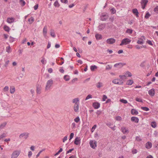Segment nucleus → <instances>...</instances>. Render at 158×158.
I'll return each mask as SVG.
<instances>
[{
  "label": "nucleus",
  "instance_id": "1",
  "mask_svg": "<svg viewBox=\"0 0 158 158\" xmlns=\"http://www.w3.org/2000/svg\"><path fill=\"white\" fill-rule=\"evenodd\" d=\"M53 84V81L51 79L48 80L46 83V85L45 88V90L47 91L49 90Z\"/></svg>",
  "mask_w": 158,
  "mask_h": 158
},
{
  "label": "nucleus",
  "instance_id": "2",
  "mask_svg": "<svg viewBox=\"0 0 158 158\" xmlns=\"http://www.w3.org/2000/svg\"><path fill=\"white\" fill-rule=\"evenodd\" d=\"M131 42V40L128 38H125L123 39L121 44H120V46H122L123 45H126L129 44Z\"/></svg>",
  "mask_w": 158,
  "mask_h": 158
},
{
  "label": "nucleus",
  "instance_id": "3",
  "mask_svg": "<svg viewBox=\"0 0 158 158\" xmlns=\"http://www.w3.org/2000/svg\"><path fill=\"white\" fill-rule=\"evenodd\" d=\"M20 151L15 150L14 151L12 154L11 158H17L20 153Z\"/></svg>",
  "mask_w": 158,
  "mask_h": 158
},
{
  "label": "nucleus",
  "instance_id": "4",
  "mask_svg": "<svg viewBox=\"0 0 158 158\" xmlns=\"http://www.w3.org/2000/svg\"><path fill=\"white\" fill-rule=\"evenodd\" d=\"M112 82L114 84L119 85H122L123 83V82L122 80H120V79H114L112 81Z\"/></svg>",
  "mask_w": 158,
  "mask_h": 158
},
{
  "label": "nucleus",
  "instance_id": "5",
  "mask_svg": "<svg viewBox=\"0 0 158 158\" xmlns=\"http://www.w3.org/2000/svg\"><path fill=\"white\" fill-rule=\"evenodd\" d=\"M29 133L27 132H24L22 134H21L19 135V138L20 139H22L23 138L25 139H26L28 137Z\"/></svg>",
  "mask_w": 158,
  "mask_h": 158
},
{
  "label": "nucleus",
  "instance_id": "6",
  "mask_svg": "<svg viewBox=\"0 0 158 158\" xmlns=\"http://www.w3.org/2000/svg\"><path fill=\"white\" fill-rule=\"evenodd\" d=\"M115 40L113 38L108 39L106 40V43L110 44H113L115 42Z\"/></svg>",
  "mask_w": 158,
  "mask_h": 158
},
{
  "label": "nucleus",
  "instance_id": "7",
  "mask_svg": "<svg viewBox=\"0 0 158 158\" xmlns=\"http://www.w3.org/2000/svg\"><path fill=\"white\" fill-rule=\"evenodd\" d=\"M148 2L147 0H142L141 3L142 5V7L143 9H144L146 6Z\"/></svg>",
  "mask_w": 158,
  "mask_h": 158
},
{
  "label": "nucleus",
  "instance_id": "8",
  "mask_svg": "<svg viewBox=\"0 0 158 158\" xmlns=\"http://www.w3.org/2000/svg\"><path fill=\"white\" fill-rule=\"evenodd\" d=\"M96 142H94L93 141H90L89 142V144L90 147L93 149H95L96 147Z\"/></svg>",
  "mask_w": 158,
  "mask_h": 158
},
{
  "label": "nucleus",
  "instance_id": "9",
  "mask_svg": "<svg viewBox=\"0 0 158 158\" xmlns=\"http://www.w3.org/2000/svg\"><path fill=\"white\" fill-rule=\"evenodd\" d=\"M100 104L98 102H95L93 103L92 106L95 109H97L100 107Z\"/></svg>",
  "mask_w": 158,
  "mask_h": 158
},
{
  "label": "nucleus",
  "instance_id": "10",
  "mask_svg": "<svg viewBox=\"0 0 158 158\" xmlns=\"http://www.w3.org/2000/svg\"><path fill=\"white\" fill-rule=\"evenodd\" d=\"M106 27V25L105 24H101L98 26V30L99 31H101L103 30Z\"/></svg>",
  "mask_w": 158,
  "mask_h": 158
},
{
  "label": "nucleus",
  "instance_id": "11",
  "mask_svg": "<svg viewBox=\"0 0 158 158\" xmlns=\"http://www.w3.org/2000/svg\"><path fill=\"white\" fill-rule=\"evenodd\" d=\"M74 143L76 145H78L80 144L81 139L79 137H77L74 142Z\"/></svg>",
  "mask_w": 158,
  "mask_h": 158
},
{
  "label": "nucleus",
  "instance_id": "12",
  "mask_svg": "<svg viewBox=\"0 0 158 158\" xmlns=\"http://www.w3.org/2000/svg\"><path fill=\"white\" fill-rule=\"evenodd\" d=\"M72 102L74 103V105L79 104V99L78 98H76L72 100Z\"/></svg>",
  "mask_w": 158,
  "mask_h": 158
},
{
  "label": "nucleus",
  "instance_id": "13",
  "mask_svg": "<svg viewBox=\"0 0 158 158\" xmlns=\"http://www.w3.org/2000/svg\"><path fill=\"white\" fill-rule=\"evenodd\" d=\"M131 120L132 121L135 122L136 123H138L139 121L138 118L135 117H132L131 118Z\"/></svg>",
  "mask_w": 158,
  "mask_h": 158
},
{
  "label": "nucleus",
  "instance_id": "14",
  "mask_svg": "<svg viewBox=\"0 0 158 158\" xmlns=\"http://www.w3.org/2000/svg\"><path fill=\"white\" fill-rule=\"evenodd\" d=\"M95 37L97 40H101L102 38V35L98 33H97L95 35Z\"/></svg>",
  "mask_w": 158,
  "mask_h": 158
},
{
  "label": "nucleus",
  "instance_id": "15",
  "mask_svg": "<svg viewBox=\"0 0 158 158\" xmlns=\"http://www.w3.org/2000/svg\"><path fill=\"white\" fill-rule=\"evenodd\" d=\"M47 27L46 26H45L43 29V34L45 37L47 36Z\"/></svg>",
  "mask_w": 158,
  "mask_h": 158
},
{
  "label": "nucleus",
  "instance_id": "16",
  "mask_svg": "<svg viewBox=\"0 0 158 158\" xmlns=\"http://www.w3.org/2000/svg\"><path fill=\"white\" fill-rule=\"evenodd\" d=\"M148 93L150 96H154L155 94L154 89H152L148 91Z\"/></svg>",
  "mask_w": 158,
  "mask_h": 158
},
{
  "label": "nucleus",
  "instance_id": "17",
  "mask_svg": "<svg viewBox=\"0 0 158 158\" xmlns=\"http://www.w3.org/2000/svg\"><path fill=\"white\" fill-rule=\"evenodd\" d=\"M15 19L13 18H8L7 19V22L9 23H11L14 22Z\"/></svg>",
  "mask_w": 158,
  "mask_h": 158
},
{
  "label": "nucleus",
  "instance_id": "18",
  "mask_svg": "<svg viewBox=\"0 0 158 158\" xmlns=\"http://www.w3.org/2000/svg\"><path fill=\"white\" fill-rule=\"evenodd\" d=\"M41 88V86L39 85H37L36 86V93L37 94H40Z\"/></svg>",
  "mask_w": 158,
  "mask_h": 158
},
{
  "label": "nucleus",
  "instance_id": "19",
  "mask_svg": "<svg viewBox=\"0 0 158 158\" xmlns=\"http://www.w3.org/2000/svg\"><path fill=\"white\" fill-rule=\"evenodd\" d=\"M79 104L74 105L73 109L75 112H77L78 111Z\"/></svg>",
  "mask_w": 158,
  "mask_h": 158
},
{
  "label": "nucleus",
  "instance_id": "20",
  "mask_svg": "<svg viewBox=\"0 0 158 158\" xmlns=\"http://www.w3.org/2000/svg\"><path fill=\"white\" fill-rule=\"evenodd\" d=\"M152 144L151 142H147L146 144V147L148 149H150L152 147Z\"/></svg>",
  "mask_w": 158,
  "mask_h": 158
},
{
  "label": "nucleus",
  "instance_id": "21",
  "mask_svg": "<svg viewBox=\"0 0 158 158\" xmlns=\"http://www.w3.org/2000/svg\"><path fill=\"white\" fill-rule=\"evenodd\" d=\"M131 113L132 115H137L138 114V112L136 109H132L131 110Z\"/></svg>",
  "mask_w": 158,
  "mask_h": 158
},
{
  "label": "nucleus",
  "instance_id": "22",
  "mask_svg": "<svg viewBox=\"0 0 158 158\" xmlns=\"http://www.w3.org/2000/svg\"><path fill=\"white\" fill-rule=\"evenodd\" d=\"M121 130L123 134L128 133L129 132L128 130L125 127H122L121 128Z\"/></svg>",
  "mask_w": 158,
  "mask_h": 158
},
{
  "label": "nucleus",
  "instance_id": "23",
  "mask_svg": "<svg viewBox=\"0 0 158 158\" xmlns=\"http://www.w3.org/2000/svg\"><path fill=\"white\" fill-rule=\"evenodd\" d=\"M132 12L135 15L136 17H139V12L136 9H134L132 10Z\"/></svg>",
  "mask_w": 158,
  "mask_h": 158
},
{
  "label": "nucleus",
  "instance_id": "24",
  "mask_svg": "<svg viewBox=\"0 0 158 158\" xmlns=\"http://www.w3.org/2000/svg\"><path fill=\"white\" fill-rule=\"evenodd\" d=\"M50 35L53 38H55L56 36L54 30L53 29H51L50 31Z\"/></svg>",
  "mask_w": 158,
  "mask_h": 158
},
{
  "label": "nucleus",
  "instance_id": "25",
  "mask_svg": "<svg viewBox=\"0 0 158 158\" xmlns=\"http://www.w3.org/2000/svg\"><path fill=\"white\" fill-rule=\"evenodd\" d=\"M97 87L98 88H100L103 86V83L101 82H98L96 85Z\"/></svg>",
  "mask_w": 158,
  "mask_h": 158
},
{
  "label": "nucleus",
  "instance_id": "26",
  "mask_svg": "<svg viewBox=\"0 0 158 158\" xmlns=\"http://www.w3.org/2000/svg\"><path fill=\"white\" fill-rule=\"evenodd\" d=\"M15 88L14 86H11L10 89V91L11 94H13L15 91Z\"/></svg>",
  "mask_w": 158,
  "mask_h": 158
},
{
  "label": "nucleus",
  "instance_id": "27",
  "mask_svg": "<svg viewBox=\"0 0 158 158\" xmlns=\"http://www.w3.org/2000/svg\"><path fill=\"white\" fill-rule=\"evenodd\" d=\"M126 75L125 74L124 75H120L119 76V77L121 79L120 80H122V81L125 80L126 79Z\"/></svg>",
  "mask_w": 158,
  "mask_h": 158
},
{
  "label": "nucleus",
  "instance_id": "28",
  "mask_svg": "<svg viewBox=\"0 0 158 158\" xmlns=\"http://www.w3.org/2000/svg\"><path fill=\"white\" fill-rule=\"evenodd\" d=\"M126 32L129 34H131L132 33L133 30L131 29H127Z\"/></svg>",
  "mask_w": 158,
  "mask_h": 158
},
{
  "label": "nucleus",
  "instance_id": "29",
  "mask_svg": "<svg viewBox=\"0 0 158 158\" xmlns=\"http://www.w3.org/2000/svg\"><path fill=\"white\" fill-rule=\"evenodd\" d=\"M133 81L132 80H128L127 82V84L128 85H131L133 83Z\"/></svg>",
  "mask_w": 158,
  "mask_h": 158
},
{
  "label": "nucleus",
  "instance_id": "30",
  "mask_svg": "<svg viewBox=\"0 0 158 158\" xmlns=\"http://www.w3.org/2000/svg\"><path fill=\"white\" fill-rule=\"evenodd\" d=\"M3 28L5 31L7 32H9L10 30L9 27L6 25H5L4 26Z\"/></svg>",
  "mask_w": 158,
  "mask_h": 158
},
{
  "label": "nucleus",
  "instance_id": "31",
  "mask_svg": "<svg viewBox=\"0 0 158 158\" xmlns=\"http://www.w3.org/2000/svg\"><path fill=\"white\" fill-rule=\"evenodd\" d=\"M151 126L154 128H155L156 127V122H152L151 123Z\"/></svg>",
  "mask_w": 158,
  "mask_h": 158
},
{
  "label": "nucleus",
  "instance_id": "32",
  "mask_svg": "<svg viewBox=\"0 0 158 158\" xmlns=\"http://www.w3.org/2000/svg\"><path fill=\"white\" fill-rule=\"evenodd\" d=\"M6 51L8 53H9L11 52L10 47V46H8L6 47Z\"/></svg>",
  "mask_w": 158,
  "mask_h": 158
},
{
  "label": "nucleus",
  "instance_id": "33",
  "mask_svg": "<svg viewBox=\"0 0 158 158\" xmlns=\"http://www.w3.org/2000/svg\"><path fill=\"white\" fill-rule=\"evenodd\" d=\"M97 68V67L96 65H92L90 67V69L92 71H93L95 69H96Z\"/></svg>",
  "mask_w": 158,
  "mask_h": 158
},
{
  "label": "nucleus",
  "instance_id": "34",
  "mask_svg": "<svg viewBox=\"0 0 158 158\" xmlns=\"http://www.w3.org/2000/svg\"><path fill=\"white\" fill-rule=\"evenodd\" d=\"M64 79L67 81H69L70 79L69 76L67 75H65L64 76Z\"/></svg>",
  "mask_w": 158,
  "mask_h": 158
},
{
  "label": "nucleus",
  "instance_id": "35",
  "mask_svg": "<svg viewBox=\"0 0 158 158\" xmlns=\"http://www.w3.org/2000/svg\"><path fill=\"white\" fill-rule=\"evenodd\" d=\"M6 122L0 125V129L3 128L6 125Z\"/></svg>",
  "mask_w": 158,
  "mask_h": 158
},
{
  "label": "nucleus",
  "instance_id": "36",
  "mask_svg": "<svg viewBox=\"0 0 158 158\" xmlns=\"http://www.w3.org/2000/svg\"><path fill=\"white\" fill-rule=\"evenodd\" d=\"M125 74L126 76L128 75V76L129 77H131L132 76V74L131 73L128 71L126 72Z\"/></svg>",
  "mask_w": 158,
  "mask_h": 158
},
{
  "label": "nucleus",
  "instance_id": "37",
  "mask_svg": "<svg viewBox=\"0 0 158 158\" xmlns=\"http://www.w3.org/2000/svg\"><path fill=\"white\" fill-rule=\"evenodd\" d=\"M141 109L144 111H148L149 110L148 108L147 107H142Z\"/></svg>",
  "mask_w": 158,
  "mask_h": 158
},
{
  "label": "nucleus",
  "instance_id": "38",
  "mask_svg": "<svg viewBox=\"0 0 158 158\" xmlns=\"http://www.w3.org/2000/svg\"><path fill=\"white\" fill-rule=\"evenodd\" d=\"M74 120L76 123H78L80 121V119L79 117H77L74 119Z\"/></svg>",
  "mask_w": 158,
  "mask_h": 158
},
{
  "label": "nucleus",
  "instance_id": "39",
  "mask_svg": "<svg viewBox=\"0 0 158 158\" xmlns=\"http://www.w3.org/2000/svg\"><path fill=\"white\" fill-rule=\"evenodd\" d=\"M54 5L55 7H59L60 6V5L59 3V2L57 1H56L54 3Z\"/></svg>",
  "mask_w": 158,
  "mask_h": 158
},
{
  "label": "nucleus",
  "instance_id": "40",
  "mask_svg": "<svg viewBox=\"0 0 158 158\" xmlns=\"http://www.w3.org/2000/svg\"><path fill=\"white\" fill-rule=\"evenodd\" d=\"M137 43L138 44H142L143 43V40L140 39V40H139L137 41Z\"/></svg>",
  "mask_w": 158,
  "mask_h": 158
},
{
  "label": "nucleus",
  "instance_id": "41",
  "mask_svg": "<svg viewBox=\"0 0 158 158\" xmlns=\"http://www.w3.org/2000/svg\"><path fill=\"white\" fill-rule=\"evenodd\" d=\"M120 101L121 102L123 103H124V104H126L127 103V101L126 100L124 99H120Z\"/></svg>",
  "mask_w": 158,
  "mask_h": 158
},
{
  "label": "nucleus",
  "instance_id": "42",
  "mask_svg": "<svg viewBox=\"0 0 158 158\" xmlns=\"http://www.w3.org/2000/svg\"><path fill=\"white\" fill-rule=\"evenodd\" d=\"M110 11L111 14H114L116 12V10L114 8L111 9H110Z\"/></svg>",
  "mask_w": 158,
  "mask_h": 158
},
{
  "label": "nucleus",
  "instance_id": "43",
  "mask_svg": "<svg viewBox=\"0 0 158 158\" xmlns=\"http://www.w3.org/2000/svg\"><path fill=\"white\" fill-rule=\"evenodd\" d=\"M34 20V19L32 17H31V18L29 19L28 20V21H29V22L30 23V24H31V23H32L33 22Z\"/></svg>",
  "mask_w": 158,
  "mask_h": 158
},
{
  "label": "nucleus",
  "instance_id": "44",
  "mask_svg": "<svg viewBox=\"0 0 158 158\" xmlns=\"http://www.w3.org/2000/svg\"><path fill=\"white\" fill-rule=\"evenodd\" d=\"M97 125H94L92 128L91 131L92 132H93L95 129L97 127Z\"/></svg>",
  "mask_w": 158,
  "mask_h": 158
},
{
  "label": "nucleus",
  "instance_id": "45",
  "mask_svg": "<svg viewBox=\"0 0 158 158\" xmlns=\"http://www.w3.org/2000/svg\"><path fill=\"white\" fill-rule=\"evenodd\" d=\"M6 136V134L5 133H3L1 135H0V139H1L5 137Z\"/></svg>",
  "mask_w": 158,
  "mask_h": 158
},
{
  "label": "nucleus",
  "instance_id": "46",
  "mask_svg": "<svg viewBox=\"0 0 158 158\" xmlns=\"http://www.w3.org/2000/svg\"><path fill=\"white\" fill-rule=\"evenodd\" d=\"M150 16V15L149 12H147L146 14V15L145 16V18L146 19H148L149 17Z\"/></svg>",
  "mask_w": 158,
  "mask_h": 158
},
{
  "label": "nucleus",
  "instance_id": "47",
  "mask_svg": "<svg viewBox=\"0 0 158 158\" xmlns=\"http://www.w3.org/2000/svg\"><path fill=\"white\" fill-rule=\"evenodd\" d=\"M112 67V66L110 65H108L106 66V70H109L111 69Z\"/></svg>",
  "mask_w": 158,
  "mask_h": 158
},
{
  "label": "nucleus",
  "instance_id": "48",
  "mask_svg": "<svg viewBox=\"0 0 158 158\" xmlns=\"http://www.w3.org/2000/svg\"><path fill=\"white\" fill-rule=\"evenodd\" d=\"M135 100L137 102H142V100L140 98H136L135 99Z\"/></svg>",
  "mask_w": 158,
  "mask_h": 158
},
{
  "label": "nucleus",
  "instance_id": "49",
  "mask_svg": "<svg viewBox=\"0 0 158 158\" xmlns=\"http://www.w3.org/2000/svg\"><path fill=\"white\" fill-rule=\"evenodd\" d=\"M116 120L117 121H121L122 119L121 117L120 116H117L115 118Z\"/></svg>",
  "mask_w": 158,
  "mask_h": 158
},
{
  "label": "nucleus",
  "instance_id": "50",
  "mask_svg": "<svg viewBox=\"0 0 158 158\" xmlns=\"http://www.w3.org/2000/svg\"><path fill=\"white\" fill-rule=\"evenodd\" d=\"M92 98V95L90 94H89L86 97V98L85 99V100H86L89 98Z\"/></svg>",
  "mask_w": 158,
  "mask_h": 158
},
{
  "label": "nucleus",
  "instance_id": "51",
  "mask_svg": "<svg viewBox=\"0 0 158 158\" xmlns=\"http://www.w3.org/2000/svg\"><path fill=\"white\" fill-rule=\"evenodd\" d=\"M107 98V97L105 95H104L103 96L102 101H106V99Z\"/></svg>",
  "mask_w": 158,
  "mask_h": 158
},
{
  "label": "nucleus",
  "instance_id": "52",
  "mask_svg": "<svg viewBox=\"0 0 158 158\" xmlns=\"http://www.w3.org/2000/svg\"><path fill=\"white\" fill-rule=\"evenodd\" d=\"M74 133H72L70 134V138H69V140H70L71 139H72L73 136H74Z\"/></svg>",
  "mask_w": 158,
  "mask_h": 158
},
{
  "label": "nucleus",
  "instance_id": "53",
  "mask_svg": "<svg viewBox=\"0 0 158 158\" xmlns=\"http://www.w3.org/2000/svg\"><path fill=\"white\" fill-rule=\"evenodd\" d=\"M20 2L21 3L22 6H23L25 5V2L23 0H20Z\"/></svg>",
  "mask_w": 158,
  "mask_h": 158
},
{
  "label": "nucleus",
  "instance_id": "54",
  "mask_svg": "<svg viewBox=\"0 0 158 158\" xmlns=\"http://www.w3.org/2000/svg\"><path fill=\"white\" fill-rule=\"evenodd\" d=\"M9 90V87L7 86H5L3 89V90L4 91H8Z\"/></svg>",
  "mask_w": 158,
  "mask_h": 158
},
{
  "label": "nucleus",
  "instance_id": "55",
  "mask_svg": "<svg viewBox=\"0 0 158 158\" xmlns=\"http://www.w3.org/2000/svg\"><path fill=\"white\" fill-rule=\"evenodd\" d=\"M74 148H72L69 149V150L66 152V154H68L70 152H71L73 150Z\"/></svg>",
  "mask_w": 158,
  "mask_h": 158
},
{
  "label": "nucleus",
  "instance_id": "56",
  "mask_svg": "<svg viewBox=\"0 0 158 158\" xmlns=\"http://www.w3.org/2000/svg\"><path fill=\"white\" fill-rule=\"evenodd\" d=\"M60 1L62 3L66 4L68 3V1L67 0H60Z\"/></svg>",
  "mask_w": 158,
  "mask_h": 158
},
{
  "label": "nucleus",
  "instance_id": "57",
  "mask_svg": "<svg viewBox=\"0 0 158 158\" xmlns=\"http://www.w3.org/2000/svg\"><path fill=\"white\" fill-rule=\"evenodd\" d=\"M101 113L102 111L100 110H98L96 112V113L98 115H99Z\"/></svg>",
  "mask_w": 158,
  "mask_h": 158
},
{
  "label": "nucleus",
  "instance_id": "58",
  "mask_svg": "<svg viewBox=\"0 0 158 158\" xmlns=\"http://www.w3.org/2000/svg\"><path fill=\"white\" fill-rule=\"evenodd\" d=\"M137 151L136 149H134L132 151V152L133 154H136L137 153Z\"/></svg>",
  "mask_w": 158,
  "mask_h": 158
},
{
  "label": "nucleus",
  "instance_id": "59",
  "mask_svg": "<svg viewBox=\"0 0 158 158\" xmlns=\"http://www.w3.org/2000/svg\"><path fill=\"white\" fill-rule=\"evenodd\" d=\"M105 16V15H103L102 17H101V20L102 21H105L106 20V18H104V17Z\"/></svg>",
  "mask_w": 158,
  "mask_h": 158
},
{
  "label": "nucleus",
  "instance_id": "60",
  "mask_svg": "<svg viewBox=\"0 0 158 158\" xmlns=\"http://www.w3.org/2000/svg\"><path fill=\"white\" fill-rule=\"evenodd\" d=\"M32 152L31 151H29L28 152V156L29 158H30L31 156H32Z\"/></svg>",
  "mask_w": 158,
  "mask_h": 158
},
{
  "label": "nucleus",
  "instance_id": "61",
  "mask_svg": "<svg viewBox=\"0 0 158 158\" xmlns=\"http://www.w3.org/2000/svg\"><path fill=\"white\" fill-rule=\"evenodd\" d=\"M51 44L50 42H49L48 43V44L47 46V48L48 49L50 47H51Z\"/></svg>",
  "mask_w": 158,
  "mask_h": 158
},
{
  "label": "nucleus",
  "instance_id": "62",
  "mask_svg": "<svg viewBox=\"0 0 158 158\" xmlns=\"http://www.w3.org/2000/svg\"><path fill=\"white\" fill-rule=\"evenodd\" d=\"M136 139L138 141H140L141 140V138L139 136L136 137Z\"/></svg>",
  "mask_w": 158,
  "mask_h": 158
},
{
  "label": "nucleus",
  "instance_id": "63",
  "mask_svg": "<svg viewBox=\"0 0 158 158\" xmlns=\"http://www.w3.org/2000/svg\"><path fill=\"white\" fill-rule=\"evenodd\" d=\"M48 72L50 73H51L52 72L53 70L51 68H50L48 69Z\"/></svg>",
  "mask_w": 158,
  "mask_h": 158
},
{
  "label": "nucleus",
  "instance_id": "64",
  "mask_svg": "<svg viewBox=\"0 0 158 158\" xmlns=\"http://www.w3.org/2000/svg\"><path fill=\"white\" fill-rule=\"evenodd\" d=\"M154 11L155 12H157L158 11V6H157L155 8Z\"/></svg>",
  "mask_w": 158,
  "mask_h": 158
}]
</instances>
